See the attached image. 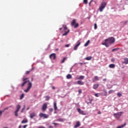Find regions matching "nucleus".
I'll list each match as a JSON object with an SVG mask.
<instances>
[{"label":"nucleus","mask_w":128,"mask_h":128,"mask_svg":"<svg viewBox=\"0 0 128 128\" xmlns=\"http://www.w3.org/2000/svg\"><path fill=\"white\" fill-rule=\"evenodd\" d=\"M50 97L48 96H46V100H50Z\"/></svg>","instance_id":"obj_35"},{"label":"nucleus","mask_w":128,"mask_h":128,"mask_svg":"<svg viewBox=\"0 0 128 128\" xmlns=\"http://www.w3.org/2000/svg\"><path fill=\"white\" fill-rule=\"evenodd\" d=\"M122 112H119L117 114H114V116H115V118H120V116H122Z\"/></svg>","instance_id":"obj_7"},{"label":"nucleus","mask_w":128,"mask_h":128,"mask_svg":"<svg viewBox=\"0 0 128 128\" xmlns=\"http://www.w3.org/2000/svg\"><path fill=\"white\" fill-rule=\"evenodd\" d=\"M126 124H124L123 125H122L121 126H118L116 128H124L126 126Z\"/></svg>","instance_id":"obj_23"},{"label":"nucleus","mask_w":128,"mask_h":128,"mask_svg":"<svg viewBox=\"0 0 128 128\" xmlns=\"http://www.w3.org/2000/svg\"><path fill=\"white\" fill-rule=\"evenodd\" d=\"M48 108V106L46 105V104H44L42 107V110H46Z\"/></svg>","instance_id":"obj_12"},{"label":"nucleus","mask_w":128,"mask_h":128,"mask_svg":"<svg viewBox=\"0 0 128 128\" xmlns=\"http://www.w3.org/2000/svg\"><path fill=\"white\" fill-rule=\"evenodd\" d=\"M94 78H95V80H98V76H96L94 77Z\"/></svg>","instance_id":"obj_38"},{"label":"nucleus","mask_w":128,"mask_h":128,"mask_svg":"<svg viewBox=\"0 0 128 128\" xmlns=\"http://www.w3.org/2000/svg\"><path fill=\"white\" fill-rule=\"evenodd\" d=\"M106 6V2H102L101 3V5L99 8V10H100V12H102Z\"/></svg>","instance_id":"obj_4"},{"label":"nucleus","mask_w":128,"mask_h":128,"mask_svg":"<svg viewBox=\"0 0 128 128\" xmlns=\"http://www.w3.org/2000/svg\"><path fill=\"white\" fill-rule=\"evenodd\" d=\"M66 48H68L70 46V44H68L65 46Z\"/></svg>","instance_id":"obj_43"},{"label":"nucleus","mask_w":128,"mask_h":128,"mask_svg":"<svg viewBox=\"0 0 128 128\" xmlns=\"http://www.w3.org/2000/svg\"><path fill=\"white\" fill-rule=\"evenodd\" d=\"M36 114L34 112H33L30 114V118H34V116H36Z\"/></svg>","instance_id":"obj_11"},{"label":"nucleus","mask_w":128,"mask_h":128,"mask_svg":"<svg viewBox=\"0 0 128 128\" xmlns=\"http://www.w3.org/2000/svg\"><path fill=\"white\" fill-rule=\"evenodd\" d=\"M24 94H22L20 96V100H22L24 98Z\"/></svg>","instance_id":"obj_32"},{"label":"nucleus","mask_w":128,"mask_h":128,"mask_svg":"<svg viewBox=\"0 0 128 128\" xmlns=\"http://www.w3.org/2000/svg\"><path fill=\"white\" fill-rule=\"evenodd\" d=\"M92 56H88L86 57L85 60H92Z\"/></svg>","instance_id":"obj_26"},{"label":"nucleus","mask_w":128,"mask_h":128,"mask_svg":"<svg viewBox=\"0 0 128 128\" xmlns=\"http://www.w3.org/2000/svg\"><path fill=\"white\" fill-rule=\"evenodd\" d=\"M49 128H54V126H49Z\"/></svg>","instance_id":"obj_51"},{"label":"nucleus","mask_w":128,"mask_h":128,"mask_svg":"<svg viewBox=\"0 0 128 128\" xmlns=\"http://www.w3.org/2000/svg\"><path fill=\"white\" fill-rule=\"evenodd\" d=\"M39 116H40V118H48V115H47L46 114H44L42 113H40L39 114Z\"/></svg>","instance_id":"obj_8"},{"label":"nucleus","mask_w":128,"mask_h":128,"mask_svg":"<svg viewBox=\"0 0 128 128\" xmlns=\"http://www.w3.org/2000/svg\"><path fill=\"white\" fill-rule=\"evenodd\" d=\"M102 114V112H100V111H99L98 112V114Z\"/></svg>","instance_id":"obj_45"},{"label":"nucleus","mask_w":128,"mask_h":128,"mask_svg":"<svg viewBox=\"0 0 128 128\" xmlns=\"http://www.w3.org/2000/svg\"><path fill=\"white\" fill-rule=\"evenodd\" d=\"M94 30H96L98 28V26L96 25V24H94Z\"/></svg>","instance_id":"obj_36"},{"label":"nucleus","mask_w":128,"mask_h":128,"mask_svg":"<svg viewBox=\"0 0 128 128\" xmlns=\"http://www.w3.org/2000/svg\"><path fill=\"white\" fill-rule=\"evenodd\" d=\"M78 112L80 114H83V116L86 115V113L84 112V111L82 110H80V108H78Z\"/></svg>","instance_id":"obj_10"},{"label":"nucleus","mask_w":128,"mask_h":128,"mask_svg":"<svg viewBox=\"0 0 128 128\" xmlns=\"http://www.w3.org/2000/svg\"><path fill=\"white\" fill-rule=\"evenodd\" d=\"M62 28H64V32H65L64 34H62V36H68V32H70V30H68V27H66V25H64L63 24L62 25Z\"/></svg>","instance_id":"obj_3"},{"label":"nucleus","mask_w":128,"mask_h":128,"mask_svg":"<svg viewBox=\"0 0 128 128\" xmlns=\"http://www.w3.org/2000/svg\"><path fill=\"white\" fill-rule=\"evenodd\" d=\"M78 92H79V94H82V90H78Z\"/></svg>","instance_id":"obj_41"},{"label":"nucleus","mask_w":128,"mask_h":128,"mask_svg":"<svg viewBox=\"0 0 128 128\" xmlns=\"http://www.w3.org/2000/svg\"><path fill=\"white\" fill-rule=\"evenodd\" d=\"M56 50H58V49L56 48Z\"/></svg>","instance_id":"obj_58"},{"label":"nucleus","mask_w":128,"mask_h":128,"mask_svg":"<svg viewBox=\"0 0 128 128\" xmlns=\"http://www.w3.org/2000/svg\"><path fill=\"white\" fill-rule=\"evenodd\" d=\"M111 61L112 62H114V58H112L111 60Z\"/></svg>","instance_id":"obj_44"},{"label":"nucleus","mask_w":128,"mask_h":128,"mask_svg":"<svg viewBox=\"0 0 128 128\" xmlns=\"http://www.w3.org/2000/svg\"><path fill=\"white\" fill-rule=\"evenodd\" d=\"M79 64H80L81 66L82 65V64H84V63H82V62L79 63Z\"/></svg>","instance_id":"obj_52"},{"label":"nucleus","mask_w":128,"mask_h":128,"mask_svg":"<svg viewBox=\"0 0 128 128\" xmlns=\"http://www.w3.org/2000/svg\"><path fill=\"white\" fill-rule=\"evenodd\" d=\"M80 126V123L79 122H76V124L74 126V128H78Z\"/></svg>","instance_id":"obj_15"},{"label":"nucleus","mask_w":128,"mask_h":128,"mask_svg":"<svg viewBox=\"0 0 128 128\" xmlns=\"http://www.w3.org/2000/svg\"><path fill=\"white\" fill-rule=\"evenodd\" d=\"M38 128H46V127H44L42 126H40Z\"/></svg>","instance_id":"obj_46"},{"label":"nucleus","mask_w":128,"mask_h":128,"mask_svg":"<svg viewBox=\"0 0 128 128\" xmlns=\"http://www.w3.org/2000/svg\"><path fill=\"white\" fill-rule=\"evenodd\" d=\"M117 95L118 96V98H120V96H122V94L120 92L117 93Z\"/></svg>","instance_id":"obj_31"},{"label":"nucleus","mask_w":128,"mask_h":128,"mask_svg":"<svg viewBox=\"0 0 128 128\" xmlns=\"http://www.w3.org/2000/svg\"><path fill=\"white\" fill-rule=\"evenodd\" d=\"M54 110H58V106H56V103H54Z\"/></svg>","instance_id":"obj_24"},{"label":"nucleus","mask_w":128,"mask_h":128,"mask_svg":"<svg viewBox=\"0 0 128 128\" xmlns=\"http://www.w3.org/2000/svg\"><path fill=\"white\" fill-rule=\"evenodd\" d=\"M84 76H80L78 78H77V80H84Z\"/></svg>","instance_id":"obj_22"},{"label":"nucleus","mask_w":128,"mask_h":128,"mask_svg":"<svg viewBox=\"0 0 128 128\" xmlns=\"http://www.w3.org/2000/svg\"><path fill=\"white\" fill-rule=\"evenodd\" d=\"M128 22V20L124 21V24H126Z\"/></svg>","instance_id":"obj_40"},{"label":"nucleus","mask_w":128,"mask_h":128,"mask_svg":"<svg viewBox=\"0 0 128 128\" xmlns=\"http://www.w3.org/2000/svg\"><path fill=\"white\" fill-rule=\"evenodd\" d=\"M116 39L114 37H110L104 40V42H102L103 46H105L106 48H108L110 44H114Z\"/></svg>","instance_id":"obj_1"},{"label":"nucleus","mask_w":128,"mask_h":128,"mask_svg":"<svg viewBox=\"0 0 128 128\" xmlns=\"http://www.w3.org/2000/svg\"><path fill=\"white\" fill-rule=\"evenodd\" d=\"M77 84H79L80 86H84V82H82L80 80H78L77 82Z\"/></svg>","instance_id":"obj_13"},{"label":"nucleus","mask_w":128,"mask_h":128,"mask_svg":"<svg viewBox=\"0 0 128 128\" xmlns=\"http://www.w3.org/2000/svg\"><path fill=\"white\" fill-rule=\"evenodd\" d=\"M16 110L14 112V114L16 116H18V112L20 111V110L21 106L20 105H17L16 106Z\"/></svg>","instance_id":"obj_6"},{"label":"nucleus","mask_w":128,"mask_h":128,"mask_svg":"<svg viewBox=\"0 0 128 128\" xmlns=\"http://www.w3.org/2000/svg\"><path fill=\"white\" fill-rule=\"evenodd\" d=\"M90 40H88L85 44H84V46H88V44H90Z\"/></svg>","instance_id":"obj_27"},{"label":"nucleus","mask_w":128,"mask_h":128,"mask_svg":"<svg viewBox=\"0 0 128 128\" xmlns=\"http://www.w3.org/2000/svg\"><path fill=\"white\" fill-rule=\"evenodd\" d=\"M62 28H60V29H59L60 30H62Z\"/></svg>","instance_id":"obj_56"},{"label":"nucleus","mask_w":128,"mask_h":128,"mask_svg":"<svg viewBox=\"0 0 128 128\" xmlns=\"http://www.w3.org/2000/svg\"><path fill=\"white\" fill-rule=\"evenodd\" d=\"M109 68H116V65H114V64H110L109 65Z\"/></svg>","instance_id":"obj_19"},{"label":"nucleus","mask_w":128,"mask_h":128,"mask_svg":"<svg viewBox=\"0 0 128 128\" xmlns=\"http://www.w3.org/2000/svg\"><path fill=\"white\" fill-rule=\"evenodd\" d=\"M34 70V68H32L29 70V71H26V74H30V72H32V70Z\"/></svg>","instance_id":"obj_16"},{"label":"nucleus","mask_w":128,"mask_h":128,"mask_svg":"<svg viewBox=\"0 0 128 128\" xmlns=\"http://www.w3.org/2000/svg\"><path fill=\"white\" fill-rule=\"evenodd\" d=\"M54 124L55 126H56V124H56V123H54Z\"/></svg>","instance_id":"obj_54"},{"label":"nucleus","mask_w":128,"mask_h":128,"mask_svg":"<svg viewBox=\"0 0 128 128\" xmlns=\"http://www.w3.org/2000/svg\"><path fill=\"white\" fill-rule=\"evenodd\" d=\"M90 6V2L89 4Z\"/></svg>","instance_id":"obj_60"},{"label":"nucleus","mask_w":128,"mask_h":128,"mask_svg":"<svg viewBox=\"0 0 128 128\" xmlns=\"http://www.w3.org/2000/svg\"><path fill=\"white\" fill-rule=\"evenodd\" d=\"M124 62H122V64H128V58H124Z\"/></svg>","instance_id":"obj_14"},{"label":"nucleus","mask_w":128,"mask_h":128,"mask_svg":"<svg viewBox=\"0 0 128 128\" xmlns=\"http://www.w3.org/2000/svg\"><path fill=\"white\" fill-rule=\"evenodd\" d=\"M24 108H22V110H21V112H24V109L26 108V105H24Z\"/></svg>","instance_id":"obj_34"},{"label":"nucleus","mask_w":128,"mask_h":128,"mask_svg":"<svg viewBox=\"0 0 128 128\" xmlns=\"http://www.w3.org/2000/svg\"><path fill=\"white\" fill-rule=\"evenodd\" d=\"M50 110H52V108H50Z\"/></svg>","instance_id":"obj_59"},{"label":"nucleus","mask_w":128,"mask_h":128,"mask_svg":"<svg viewBox=\"0 0 128 128\" xmlns=\"http://www.w3.org/2000/svg\"><path fill=\"white\" fill-rule=\"evenodd\" d=\"M30 110V107H28L26 109L27 110Z\"/></svg>","instance_id":"obj_53"},{"label":"nucleus","mask_w":128,"mask_h":128,"mask_svg":"<svg viewBox=\"0 0 128 128\" xmlns=\"http://www.w3.org/2000/svg\"><path fill=\"white\" fill-rule=\"evenodd\" d=\"M4 112V110H0V116H2V112Z\"/></svg>","instance_id":"obj_39"},{"label":"nucleus","mask_w":128,"mask_h":128,"mask_svg":"<svg viewBox=\"0 0 128 128\" xmlns=\"http://www.w3.org/2000/svg\"><path fill=\"white\" fill-rule=\"evenodd\" d=\"M71 25L72 26H74V28H78V24L76 23V20L75 19L72 20L71 23Z\"/></svg>","instance_id":"obj_5"},{"label":"nucleus","mask_w":128,"mask_h":128,"mask_svg":"<svg viewBox=\"0 0 128 128\" xmlns=\"http://www.w3.org/2000/svg\"><path fill=\"white\" fill-rule=\"evenodd\" d=\"M66 60V58L65 57L61 61V64H64V61Z\"/></svg>","instance_id":"obj_29"},{"label":"nucleus","mask_w":128,"mask_h":128,"mask_svg":"<svg viewBox=\"0 0 128 128\" xmlns=\"http://www.w3.org/2000/svg\"><path fill=\"white\" fill-rule=\"evenodd\" d=\"M8 108H5L4 109V110H8Z\"/></svg>","instance_id":"obj_48"},{"label":"nucleus","mask_w":128,"mask_h":128,"mask_svg":"<svg viewBox=\"0 0 128 128\" xmlns=\"http://www.w3.org/2000/svg\"><path fill=\"white\" fill-rule=\"evenodd\" d=\"M95 96H96V98H98V94H95Z\"/></svg>","instance_id":"obj_42"},{"label":"nucleus","mask_w":128,"mask_h":128,"mask_svg":"<svg viewBox=\"0 0 128 128\" xmlns=\"http://www.w3.org/2000/svg\"><path fill=\"white\" fill-rule=\"evenodd\" d=\"M72 78V75L70 74H68L66 76V78L68 80H70V78Z\"/></svg>","instance_id":"obj_21"},{"label":"nucleus","mask_w":128,"mask_h":128,"mask_svg":"<svg viewBox=\"0 0 128 128\" xmlns=\"http://www.w3.org/2000/svg\"><path fill=\"white\" fill-rule=\"evenodd\" d=\"M18 128H22V126H18Z\"/></svg>","instance_id":"obj_55"},{"label":"nucleus","mask_w":128,"mask_h":128,"mask_svg":"<svg viewBox=\"0 0 128 128\" xmlns=\"http://www.w3.org/2000/svg\"><path fill=\"white\" fill-rule=\"evenodd\" d=\"M98 84H95L93 86V88L94 90H96L98 88Z\"/></svg>","instance_id":"obj_18"},{"label":"nucleus","mask_w":128,"mask_h":128,"mask_svg":"<svg viewBox=\"0 0 128 128\" xmlns=\"http://www.w3.org/2000/svg\"><path fill=\"white\" fill-rule=\"evenodd\" d=\"M104 82H106V78H104L103 80Z\"/></svg>","instance_id":"obj_49"},{"label":"nucleus","mask_w":128,"mask_h":128,"mask_svg":"<svg viewBox=\"0 0 128 128\" xmlns=\"http://www.w3.org/2000/svg\"><path fill=\"white\" fill-rule=\"evenodd\" d=\"M52 90H56V88L54 86H52Z\"/></svg>","instance_id":"obj_47"},{"label":"nucleus","mask_w":128,"mask_h":128,"mask_svg":"<svg viewBox=\"0 0 128 128\" xmlns=\"http://www.w3.org/2000/svg\"><path fill=\"white\" fill-rule=\"evenodd\" d=\"M28 122V119L24 118L22 121V124H26Z\"/></svg>","instance_id":"obj_20"},{"label":"nucleus","mask_w":128,"mask_h":128,"mask_svg":"<svg viewBox=\"0 0 128 128\" xmlns=\"http://www.w3.org/2000/svg\"><path fill=\"white\" fill-rule=\"evenodd\" d=\"M104 96H108V92L106 90H104Z\"/></svg>","instance_id":"obj_30"},{"label":"nucleus","mask_w":128,"mask_h":128,"mask_svg":"<svg viewBox=\"0 0 128 128\" xmlns=\"http://www.w3.org/2000/svg\"><path fill=\"white\" fill-rule=\"evenodd\" d=\"M32 82L34 80V78H32Z\"/></svg>","instance_id":"obj_57"},{"label":"nucleus","mask_w":128,"mask_h":128,"mask_svg":"<svg viewBox=\"0 0 128 128\" xmlns=\"http://www.w3.org/2000/svg\"><path fill=\"white\" fill-rule=\"evenodd\" d=\"M80 45V42L79 43H78V44H77L74 48V50H78V47Z\"/></svg>","instance_id":"obj_17"},{"label":"nucleus","mask_w":128,"mask_h":128,"mask_svg":"<svg viewBox=\"0 0 128 128\" xmlns=\"http://www.w3.org/2000/svg\"><path fill=\"white\" fill-rule=\"evenodd\" d=\"M84 4H88V0H84Z\"/></svg>","instance_id":"obj_37"},{"label":"nucleus","mask_w":128,"mask_h":128,"mask_svg":"<svg viewBox=\"0 0 128 128\" xmlns=\"http://www.w3.org/2000/svg\"><path fill=\"white\" fill-rule=\"evenodd\" d=\"M28 78H23L22 81L24 82L21 85V86L22 88L24 86H26V82H29L28 84V88H26V90H24L25 92H30V88H32V82H30V80L26 81V80H28Z\"/></svg>","instance_id":"obj_2"},{"label":"nucleus","mask_w":128,"mask_h":128,"mask_svg":"<svg viewBox=\"0 0 128 128\" xmlns=\"http://www.w3.org/2000/svg\"><path fill=\"white\" fill-rule=\"evenodd\" d=\"M64 120H66V119H64V118H60L58 119V122H64Z\"/></svg>","instance_id":"obj_25"},{"label":"nucleus","mask_w":128,"mask_h":128,"mask_svg":"<svg viewBox=\"0 0 128 128\" xmlns=\"http://www.w3.org/2000/svg\"><path fill=\"white\" fill-rule=\"evenodd\" d=\"M26 126H28V125H25L24 126V128H26Z\"/></svg>","instance_id":"obj_50"},{"label":"nucleus","mask_w":128,"mask_h":128,"mask_svg":"<svg viewBox=\"0 0 128 128\" xmlns=\"http://www.w3.org/2000/svg\"><path fill=\"white\" fill-rule=\"evenodd\" d=\"M50 58L52 60H56V54L53 53L50 56Z\"/></svg>","instance_id":"obj_9"},{"label":"nucleus","mask_w":128,"mask_h":128,"mask_svg":"<svg viewBox=\"0 0 128 128\" xmlns=\"http://www.w3.org/2000/svg\"><path fill=\"white\" fill-rule=\"evenodd\" d=\"M114 92H116L115 90H109L108 92V94H114Z\"/></svg>","instance_id":"obj_28"},{"label":"nucleus","mask_w":128,"mask_h":128,"mask_svg":"<svg viewBox=\"0 0 128 128\" xmlns=\"http://www.w3.org/2000/svg\"><path fill=\"white\" fill-rule=\"evenodd\" d=\"M120 50V48H115L112 50V52H114L116 50Z\"/></svg>","instance_id":"obj_33"}]
</instances>
